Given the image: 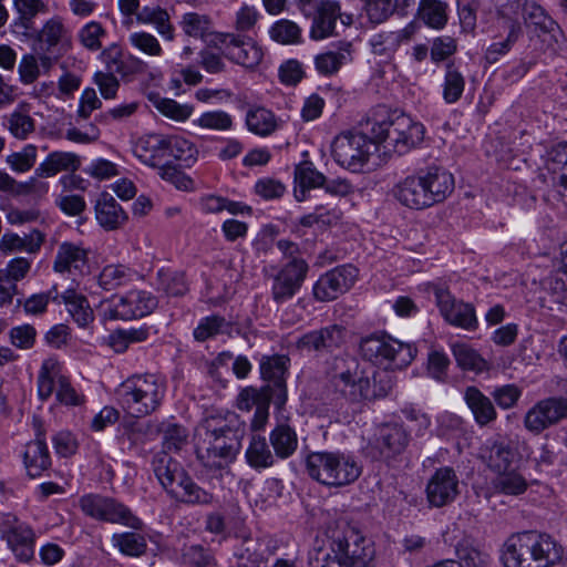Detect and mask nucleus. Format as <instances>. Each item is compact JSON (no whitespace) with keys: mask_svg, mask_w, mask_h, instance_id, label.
Returning <instances> with one entry per match:
<instances>
[{"mask_svg":"<svg viewBox=\"0 0 567 567\" xmlns=\"http://www.w3.org/2000/svg\"><path fill=\"white\" fill-rule=\"evenodd\" d=\"M454 186V176L450 172L432 166L400 179L391 193L402 206L422 210L444 202Z\"/></svg>","mask_w":567,"mask_h":567,"instance_id":"f257e3e1","label":"nucleus"},{"mask_svg":"<svg viewBox=\"0 0 567 567\" xmlns=\"http://www.w3.org/2000/svg\"><path fill=\"white\" fill-rule=\"evenodd\" d=\"M501 558L505 567H551L561 560L563 547L545 534H514L504 543Z\"/></svg>","mask_w":567,"mask_h":567,"instance_id":"f03ea898","label":"nucleus"},{"mask_svg":"<svg viewBox=\"0 0 567 567\" xmlns=\"http://www.w3.org/2000/svg\"><path fill=\"white\" fill-rule=\"evenodd\" d=\"M373 554L370 542L348 527L342 535L333 534L329 546L316 549L310 559L313 567H371Z\"/></svg>","mask_w":567,"mask_h":567,"instance_id":"7ed1b4c3","label":"nucleus"},{"mask_svg":"<svg viewBox=\"0 0 567 567\" xmlns=\"http://www.w3.org/2000/svg\"><path fill=\"white\" fill-rule=\"evenodd\" d=\"M306 471L316 482L328 487H342L355 482L362 472L357 457L340 451L312 452L306 457Z\"/></svg>","mask_w":567,"mask_h":567,"instance_id":"20e7f679","label":"nucleus"},{"mask_svg":"<svg viewBox=\"0 0 567 567\" xmlns=\"http://www.w3.org/2000/svg\"><path fill=\"white\" fill-rule=\"evenodd\" d=\"M370 133L385 151L403 155L422 143L425 128L411 116L393 112L386 118L372 121Z\"/></svg>","mask_w":567,"mask_h":567,"instance_id":"39448f33","label":"nucleus"},{"mask_svg":"<svg viewBox=\"0 0 567 567\" xmlns=\"http://www.w3.org/2000/svg\"><path fill=\"white\" fill-rule=\"evenodd\" d=\"M153 470L163 488L176 501L190 505L213 504V493L196 484L184 468L166 453L155 456Z\"/></svg>","mask_w":567,"mask_h":567,"instance_id":"423d86ee","label":"nucleus"},{"mask_svg":"<svg viewBox=\"0 0 567 567\" xmlns=\"http://www.w3.org/2000/svg\"><path fill=\"white\" fill-rule=\"evenodd\" d=\"M153 470L163 488L176 501L190 505L213 504V493L196 484L184 468L166 453L155 456Z\"/></svg>","mask_w":567,"mask_h":567,"instance_id":"0eeeda50","label":"nucleus"},{"mask_svg":"<svg viewBox=\"0 0 567 567\" xmlns=\"http://www.w3.org/2000/svg\"><path fill=\"white\" fill-rule=\"evenodd\" d=\"M518 7L517 0H478V12L485 23H491L487 31L504 29L507 32L503 41L492 43L485 51L488 63H495L507 54L523 33L522 23L509 16L507 9Z\"/></svg>","mask_w":567,"mask_h":567,"instance_id":"6e6552de","label":"nucleus"},{"mask_svg":"<svg viewBox=\"0 0 567 567\" xmlns=\"http://www.w3.org/2000/svg\"><path fill=\"white\" fill-rule=\"evenodd\" d=\"M165 382L155 374H140L126 379L116 390L120 405L133 416L154 412L165 395Z\"/></svg>","mask_w":567,"mask_h":567,"instance_id":"1a4fd4ad","label":"nucleus"},{"mask_svg":"<svg viewBox=\"0 0 567 567\" xmlns=\"http://www.w3.org/2000/svg\"><path fill=\"white\" fill-rule=\"evenodd\" d=\"M378 377L381 378L382 373L377 374L352 360L348 369L336 377L334 385L350 402L371 401L385 396L392 388V381L389 378L385 381L380 379L377 384Z\"/></svg>","mask_w":567,"mask_h":567,"instance_id":"9d476101","label":"nucleus"},{"mask_svg":"<svg viewBox=\"0 0 567 567\" xmlns=\"http://www.w3.org/2000/svg\"><path fill=\"white\" fill-rule=\"evenodd\" d=\"M380 143L369 132L348 130L338 134L331 143V155L336 163L352 172L360 173L379 151Z\"/></svg>","mask_w":567,"mask_h":567,"instance_id":"9b49d317","label":"nucleus"},{"mask_svg":"<svg viewBox=\"0 0 567 567\" xmlns=\"http://www.w3.org/2000/svg\"><path fill=\"white\" fill-rule=\"evenodd\" d=\"M360 350L364 358L385 369H404L416 355V347L390 336L372 334L362 339Z\"/></svg>","mask_w":567,"mask_h":567,"instance_id":"f8f14e48","label":"nucleus"},{"mask_svg":"<svg viewBox=\"0 0 567 567\" xmlns=\"http://www.w3.org/2000/svg\"><path fill=\"white\" fill-rule=\"evenodd\" d=\"M158 301L152 292L130 290L102 300L97 307L103 321L132 320L148 316L157 308Z\"/></svg>","mask_w":567,"mask_h":567,"instance_id":"ddd939ff","label":"nucleus"},{"mask_svg":"<svg viewBox=\"0 0 567 567\" xmlns=\"http://www.w3.org/2000/svg\"><path fill=\"white\" fill-rule=\"evenodd\" d=\"M38 395L47 401L53 393L56 400L66 406H79L84 403V395L79 393L63 373L61 363L54 358L42 362L38 374Z\"/></svg>","mask_w":567,"mask_h":567,"instance_id":"4468645a","label":"nucleus"},{"mask_svg":"<svg viewBox=\"0 0 567 567\" xmlns=\"http://www.w3.org/2000/svg\"><path fill=\"white\" fill-rule=\"evenodd\" d=\"M216 40L214 45L234 64L246 70H255L262 62L264 48L251 37L224 32L216 34Z\"/></svg>","mask_w":567,"mask_h":567,"instance_id":"2eb2a0df","label":"nucleus"},{"mask_svg":"<svg viewBox=\"0 0 567 567\" xmlns=\"http://www.w3.org/2000/svg\"><path fill=\"white\" fill-rule=\"evenodd\" d=\"M80 506L85 515L94 519L120 524L135 530L142 529L144 525L127 506L114 498L90 494L81 498Z\"/></svg>","mask_w":567,"mask_h":567,"instance_id":"dca6fc26","label":"nucleus"},{"mask_svg":"<svg viewBox=\"0 0 567 567\" xmlns=\"http://www.w3.org/2000/svg\"><path fill=\"white\" fill-rule=\"evenodd\" d=\"M422 288L433 292L440 313L446 322L466 330H473L477 326L474 307L457 300L441 282H426Z\"/></svg>","mask_w":567,"mask_h":567,"instance_id":"f3484780","label":"nucleus"},{"mask_svg":"<svg viewBox=\"0 0 567 567\" xmlns=\"http://www.w3.org/2000/svg\"><path fill=\"white\" fill-rule=\"evenodd\" d=\"M0 537L19 561L28 563L34 557L35 533L16 515H0Z\"/></svg>","mask_w":567,"mask_h":567,"instance_id":"a211bd4d","label":"nucleus"},{"mask_svg":"<svg viewBox=\"0 0 567 567\" xmlns=\"http://www.w3.org/2000/svg\"><path fill=\"white\" fill-rule=\"evenodd\" d=\"M71 48L72 33L60 16L47 19L34 35L33 50L37 53L53 55L55 62Z\"/></svg>","mask_w":567,"mask_h":567,"instance_id":"6ab92c4d","label":"nucleus"},{"mask_svg":"<svg viewBox=\"0 0 567 567\" xmlns=\"http://www.w3.org/2000/svg\"><path fill=\"white\" fill-rule=\"evenodd\" d=\"M567 417V399L548 398L534 404L524 416L525 429L540 434L560 420Z\"/></svg>","mask_w":567,"mask_h":567,"instance_id":"aec40b11","label":"nucleus"},{"mask_svg":"<svg viewBox=\"0 0 567 567\" xmlns=\"http://www.w3.org/2000/svg\"><path fill=\"white\" fill-rule=\"evenodd\" d=\"M358 277L352 265L337 267L322 275L313 286V296L319 301H331L348 291Z\"/></svg>","mask_w":567,"mask_h":567,"instance_id":"412c9836","label":"nucleus"},{"mask_svg":"<svg viewBox=\"0 0 567 567\" xmlns=\"http://www.w3.org/2000/svg\"><path fill=\"white\" fill-rule=\"evenodd\" d=\"M236 447L224 430H215L207 434L203 446L197 447L202 463L209 468H221L236 456Z\"/></svg>","mask_w":567,"mask_h":567,"instance_id":"4be33fe9","label":"nucleus"},{"mask_svg":"<svg viewBox=\"0 0 567 567\" xmlns=\"http://www.w3.org/2000/svg\"><path fill=\"white\" fill-rule=\"evenodd\" d=\"M308 272L303 259L295 258L284 266L274 277L271 293L276 302L291 299L300 289Z\"/></svg>","mask_w":567,"mask_h":567,"instance_id":"5701e85b","label":"nucleus"},{"mask_svg":"<svg viewBox=\"0 0 567 567\" xmlns=\"http://www.w3.org/2000/svg\"><path fill=\"white\" fill-rule=\"evenodd\" d=\"M457 494L458 478L451 467L436 470L426 485V498L433 507L452 503Z\"/></svg>","mask_w":567,"mask_h":567,"instance_id":"b1692460","label":"nucleus"},{"mask_svg":"<svg viewBox=\"0 0 567 567\" xmlns=\"http://www.w3.org/2000/svg\"><path fill=\"white\" fill-rule=\"evenodd\" d=\"M354 47L350 41H338L330 49L318 53L315 59V69L322 76H333L343 66L354 60Z\"/></svg>","mask_w":567,"mask_h":567,"instance_id":"393cba45","label":"nucleus"},{"mask_svg":"<svg viewBox=\"0 0 567 567\" xmlns=\"http://www.w3.org/2000/svg\"><path fill=\"white\" fill-rule=\"evenodd\" d=\"M482 460L488 470L498 474L519 466L522 455L513 444L494 441L483 447Z\"/></svg>","mask_w":567,"mask_h":567,"instance_id":"a878e982","label":"nucleus"},{"mask_svg":"<svg viewBox=\"0 0 567 567\" xmlns=\"http://www.w3.org/2000/svg\"><path fill=\"white\" fill-rule=\"evenodd\" d=\"M53 269L63 274H83L89 269V250L80 244L62 243L56 251Z\"/></svg>","mask_w":567,"mask_h":567,"instance_id":"bb28decb","label":"nucleus"},{"mask_svg":"<svg viewBox=\"0 0 567 567\" xmlns=\"http://www.w3.org/2000/svg\"><path fill=\"white\" fill-rule=\"evenodd\" d=\"M340 2L337 0H320L310 28V38L316 41L333 35L337 19L341 16Z\"/></svg>","mask_w":567,"mask_h":567,"instance_id":"cd10ccee","label":"nucleus"},{"mask_svg":"<svg viewBox=\"0 0 567 567\" xmlns=\"http://www.w3.org/2000/svg\"><path fill=\"white\" fill-rule=\"evenodd\" d=\"M343 342V329L337 324L308 332L300 337L296 346L299 350L311 352L330 350Z\"/></svg>","mask_w":567,"mask_h":567,"instance_id":"c85d7f7f","label":"nucleus"},{"mask_svg":"<svg viewBox=\"0 0 567 567\" xmlns=\"http://www.w3.org/2000/svg\"><path fill=\"white\" fill-rule=\"evenodd\" d=\"M182 32L192 39L210 41L213 44L219 31L214 30L213 18L207 13L198 11L184 12L178 21Z\"/></svg>","mask_w":567,"mask_h":567,"instance_id":"c756f323","label":"nucleus"},{"mask_svg":"<svg viewBox=\"0 0 567 567\" xmlns=\"http://www.w3.org/2000/svg\"><path fill=\"white\" fill-rule=\"evenodd\" d=\"M133 154L142 164L159 167L166 159L165 136L148 134L140 137L133 145Z\"/></svg>","mask_w":567,"mask_h":567,"instance_id":"7c9ffc66","label":"nucleus"},{"mask_svg":"<svg viewBox=\"0 0 567 567\" xmlns=\"http://www.w3.org/2000/svg\"><path fill=\"white\" fill-rule=\"evenodd\" d=\"M81 166L80 156L72 152L53 151L35 167L37 177H54L59 173H75Z\"/></svg>","mask_w":567,"mask_h":567,"instance_id":"2f4dec72","label":"nucleus"},{"mask_svg":"<svg viewBox=\"0 0 567 567\" xmlns=\"http://www.w3.org/2000/svg\"><path fill=\"white\" fill-rule=\"evenodd\" d=\"M245 123L250 133L260 137L270 136L282 126L280 117L271 110L260 105H254L247 110Z\"/></svg>","mask_w":567,"mask_h":567,"instance_id":"473e14b6","label":"nucleus"},{"mask_svg":"<svg viewBox=\"0 0 567 567\" xmlns=\"http://www.w3.org/2000/svg\"><path fill=\"white\" fill-rule=\"evenodd\" d=\"M141 24L153 25L164 41L173 42L176 38L175 27L168 11L159 6H145L136 13Z\"/></svg>","mask_w":567,"mask_h":567,"instance_id":"72a5a7b5","label":"nucleus"},{"mask_svg":"<svg viewBox=\"0 0 567 567\" xmlns=\"http://www.w3.org/2000/svg\"><path fill=\"white\" fill-rule=\"evenodd\" d=\"M518 7L507 9L509 16L517 19V10H522V17L527 28L534 31L549 32L555 27V21L550 18L547 11L536 0H517Z\"/></svg>","mask_w":567,"mask_h":567,"instance_id":"f704fd0d","label":"nucleus"},{"mask_svg":"<svg viewBox=\"0 0 567 567\" xmlns=\"http://www.w3.org/2000/svg\"><path fill=\"white\" fill-rule=\"evenodd\" d=\"M53 300L64 303L66 311L79 327L86 328L94 321V312L86 297L74 289H66L61 295L56 293Z\"/></svg>","mask_w":567,"mask_h":567,"instance_id":"c9c22d12","label":"nucleus"},{"mask_svg":"<svg viewBox=\"0 0 567 567\" xmlns=\"http://www.w3.org/2000/svg\"><path fill=\"white\" fill-rule=\"evenodd\" d=\"M97 223L106 230H113L122 226L127 216L115 198L109 193H102L95 205Z\"/></svg>","mask_w":567,"mask_h":567,"instance_id":"e433bc0d","label":"nucleus"},{"mask_svg":"<svg viewBox=\"0 0 567 567\" xmlns=\"http://www.w3.org/2000/svg\"><path fill=\"white\" fill-rule=\"evenodd\" d=\"M464 400L480 426H486L497 419L493 402L477 388L467 386L464 391Z\"/></svg>","mask_w":567,"mask_h":567,"instance_id":"4c0bfd02","label":"nucleus"},{"mask_svg":"<svg viewBox=\"0 0 567 567\" xmlns=\"http://www.w3.org/2000/svg\"><path fill=\"white\" fill-rule=\"evenodd\" d=\"M23 462L31 477L40 476L43 471L49 468L51 458L45 440L42 435H37L35 440L25 445Z\"/></svg>","mask_w":567,"mask_h":567,"instance_id":"58836bf2","label":"nucleus"},{"mask_svg":"<svg viewBox=\"0 0 567 567\" xmlns=\"http://www.w3.org/2000/svg\"><path fill=\"white\" fill-rule=\"evenodd\" d=\"M54 56L51 54L25 53L21 56L18 65L19 80L23 84H32L41 74V69L47 73L55 64Z\"/></svg>","mask_w":567,"mask_h":567,"instance_id":"ea45409f","label":"nucleus"},{"mask_svg":"<svg viewBox=\"0 0 567 567\" xmlns=\"http://www.w3.org/2000/svg\"><path fill=\"white\" fill-rule=\"evenodd\" d=\"M167 162H177L181 166L190 167L196 161L198 150L188 138L181 135L165 136Z\"/></svg>","mask_w":567,"mask_h":567,"instance_id":"a19ab883","label":"nucleus"},{"mask_svg":"<svg viewBox=\"0 0 567 567\" xmlns=\"http://www.w3.org/2000/svg\"><path fill=\"white\" fill-rule=\"evenodd\" d=\"M528 486V481L519 472L518 466L496 474L492 481V487L496 493L509 496L524 494Z\"/></svg>","mask_w":567,"mask_h":567,"instance_id":"79ce46f5","label":"nucleus"},{"mask_svg":"<svg viewBox=\"0 0 567 567\" xmlns=\"http://www.w3.org/2000/svg\"><path fill=\"white\" fill-rule=\"evenodd\" d=\"M269 442L276 457L286 460L290 457L298 447V435L288 424H278L269 434Z\"/></svg>","mask_w":567,"mask_h":567,"instance_id":"37998d69","label":"nucleus"},{"mask_svg":"<svg viewBox=\"0 0 567 567\" xmlns=\"http://www.w3.org/2000/svg\"><path fill=\"white\" fill-rule=\"evenodd\" d=\"M136 272L122 264H110L97 276L99 286L106 291L115 290L133 281Z\"/></svg>","mask_w":567,"mask_h":567,"instance_id":"c03bdc74","label":"nucleus"},{"mask_svg":"<svg viewBox=\"0 0 567 567\" xmlns=\"http://www.w3.org/2000/svg\"><path fill=\"white\" fill-rule=\"evenodd\" d=\"M289 359L286 355L264 357L260 361V373L262 379L272 381L282 392L280 401H286L285 374L288 369Z\"/></svg>","mask_w":567,"mask_h":567,"instance_id":"a18cd8bd","label":"nucleus"},{"mask_svg":"<svg viewBox=\"0 0 567 567\" xmlns=\"http://www.w3.org/2000/svg\"><path fill=\"white\" fill-rule=\"evenodd\" d=\"M111 543L122 555L127 557H141L146 553V537L137 532L114 533Z\"/></svg>","mask_w":567,"mask_h":567,"instance_id":"49530a36","label":"nucleus"},{"mask_svg":"<svg viewBox=\"0 0 567 567\" xmlns=\"http://www.w3.org/2000/svg\"><path fill=\"white\" fill-rule=\"evenodd\" d=\"M43 241L40 233L24 235L23 237L14 233H6L0 240V250L3 254L13 251L35 252L39 250Z\"/></svg>","mask_w":567,"mask_h":567,"instance_id":"de8ad7c7","label":"nucleus"},{"mask_svg":"<svg viewBox=\"0 0 567 567\" xmlns=\"http://www.w3.org/2000/svg\"><path fill=\"white\" fill-rule=\"evenodd\" d=\"M148 99L162 115L175 122H186L194 113V106L188 103L182 104L173 99L156 94H151Z\"/></svg>","mask_w":567,"mask_h":567,"instance_id":"09e8293b","label":"nucleus"},{"mask_svg":"<svg viewBox=\"0 0 567 567\" xmlns=\"http://www.w3.org/2000/svg\"><path fill=\"white\" fill-rule=\"evenodd\" d=\"M452 352L457 365L463 370L471 371L476 374L488 370V363L486 360L466 343H454L452 346Z\"/></svg>","mask_w":567,"mask_h":567,"instance_id":"8fccbe9b","label":"nucleus"},{"mask_svg":"<svg viewBox=\"0 0 567 567\" xmlns=\"http://www.w3.org/2000/svg\"><path fill=\"white\" fill-rule=\"evenodd\" d=\"M127 43L136 52L148 58H162L164 48L158 38L144 30L131 32L127 37Z\"/></svg>","mask_w":567,"mask_h":567,"instance_id":"3c124183","label":"nucleus"},{"mask_svg":"<svg viewBox=\"0 0 567 567\" xmlns=\"http://www.w3.org/2000/svg\"><path fill=\"white\" fill-rule=\"evenodd\" d=\"M441 86L444 102L454 104L460 101L463 95L465 90V76L456 66L449 64Z\"/></svg>","mask_w":567,"mask_h":567,"instance_id":"603ef678","label":"nucleus"},{"mask_svg":"<svg viewBox=\"0 0 567 567\" xmlns=\"http://www.w3.org/2000/svg\"><path fill=\"white\" fill-rule=\"evenodd\" d=\"M38 161V147L34 144H25L19 151L6 156V164L16 174L30 172Z\"/></svg>","mask_w":567,"mask_h":567,"instance_id":"864d4df0","label":"nucleus"},{"mask_svg":"<svg viewBox=\"0 0 567 567\" xmlns=\"http://www.w3.org/2000/svg\"><path fill=\"white\" fill-rule=\"evenodd\" d=\"M6 128L17 140H27L35 130L34 120L23 107H18L6 117Z\"/></svg>","mask_w":567,"mask_h":567,"instance_id":"5fc2aeb1","label":"nucleus"},{"mask_svg":"<svg viewBox=\"0 0 567 567\" xmlns=\"http://www.w3.org/2000/svg\"><path fill=\"white\" fill-rule=\"evenodd\" d=\"M192 124L202 130L227 132L233 130L234 118L226 111L213 110L203 112Z\"/></svg>","mask_w":567,"mask_h":567,"instance_id":"6e6d98bb","label":"nucleus"},{"mask_svg":"<svg viewBox=\"0 0 567 567\" xmlns=\"http://www.w3.org/2000/svg\"><path fill=\"white\" fill-rule=\"evenodd\" d=\"M275 453L272 454L264 437H252L246 451L248 464L254 468H266L275 464Z\"/></svg>","mask_w":567,"mask_h":567,"instance_id":"4d7b16f0","label":"nucleus"},{"mask_svg":"<svg viewBox=\"0 0 567 567\" xmlns=\"http://www.w3.org/2000/svg\"><path fill=\"white\" fill-rule=\"evenodd\" d=\"M380 441L389 453H400L409 442V434L402 424H384L380 430Z\"/></svg>","mask_w":567,"mask_h":567,"instance_id":"13d9d810","label":"nucleus"},{"mask_svg":"<svg viewBox=\"0 0 567 567\" xmlns=\"http://www.w3.org/2000/svg\"><path fill=\"white\" fill-rule=\"evenodd\" d=\"M419 14L433 29H442L447 22L446 4L440 0H421Z\"/></svg>","mask_w":567,"mask_h":567,"instance_id":"bf43d9fd","label":"nucleus"},{"mask_svg":"<svg viewBox=\"0 0 567 567\" xmlns=\"http://www.w3.org/2000/svg\"><path fill=\"white\" fill-rule=\"evenodd\" d=\"M295 181L302 188V192L308 188L320 187L324 184L326 177L318 172L311 162H302L295 169ZM298 200H303L305 196L300 197L296 193Z\"/></svg>","mask_w":567,"mask_h":567,"instance_id":"052dcab7","label":"nucleus"},{"mask_svg":"<svg viewBox=\"0 0 567 567\" xmlns=\"http://www.w3.org/2000/svg\"><path fill=\"white\" fill-rule=\"evenodd\" d=\"M157 289L167 296L178 297L187 291L184 275L171 269H161L157 272Z\"/></svg>","mask_w":567,"mask_h":567,"instance_id":"680f3d73","label":"nucleus"},{"mask_svg":"<svg viewBox=\"0 0 567 567\" xmlns=\"http://www.w3.org/2000/svg\"><path fill=\"white\" fill-rule=\"evenodd\" d=\"M269 35L281 44H297L301 41V29L296 22L281 19L270 27Z\"/></svg>","mask_w":567,"mask_h":567,"instance_id":"e2e57ef3","label":"nucleus"},{"mask_svg":"<svg viewBox=\"0 0 567 567\" xmlns=\"http://www.w3.org/2000/svg\"><path fill=\"white\" fill-rule=\"evenodd\" d=\"M340 219V212L328 206H317L315 210L300 219L305 227L322 228L337 223Z\"/></svg>","mask_w":567,"mask_h":567,"instance_id":"0e129e2a","label":"nucleus"},{"mask_svg":"<svg viewBox=\"0 0 567 567\" xmlns=\"http://www.w3.org/2000/svg\"><path fill=\"white\" fill-rule=\"evenodd\" d=\"M372 53L381 59H390L400 45L399 33H380L370 40Z\"/></svg>","mask_w":567,"mask_h":567,"instance_id":"69168bd1","label":"nucleus"},{"mask_svg":"<svg viewBox=\"0 0 567 567\" xmlns=\"http://www.w3.org/2000/svg\"><path fill=\"white\" fill-rule=\"evenodd\" d=\"M163 446L166 451H178L187 443V431L175 423L166 422L161 425Z\"/></svg>","mask_w":567,"mask_h":567,"instance_id":"338daca9","label":"nucleus"},{"mask_svg":"<svg viewBox=\"0 0 567 567\" xmlns=\"http://www.w3.org/2000/svg\"><path fill=\"white\" fill-rule=\"evenodd\" d=\"M549 168L559 175L560 185L567 189V143L558 144L551 148Z\"/></svg>","mask_w":567,"mask_h":567,"instance_id":"774afa93","label":"nucleus"}]
</instances>
